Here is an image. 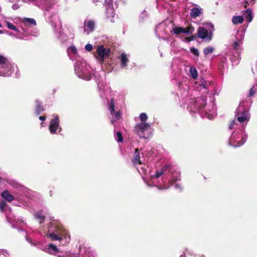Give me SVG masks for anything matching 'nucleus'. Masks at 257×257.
<instances>
[{"mask_svg": "<svg viewBox=\"0 0 257 257\" xmlns=\"http://www.w3.org/2000/svg\"><path fill=\"white\" fill-rule=\"evenodd\" d=\"M232 22L234 25L242 24L243 22V18L242 16H233Z\"/></svg>", "mask_w": 257, "mask_h": 257, "instance_id": "26", "label": "nucleus"}, {"mask_svg": "<svg viewBox=\"0 0 257 257\" xmlns=\"http://www.w3.org/2000/svg\"><path fill=\"white\" fill-rule=\"evenodd\" d=\"M49 194L51 196L52 195V190H50V192H49Z\"/></svg>", "mask_w": 257, "mask_h": 257, "instance_id": "48", "label": "nucleus"}, {"mask_svg": "<svg viewBox=\"0 0 257 257\" xmlns=\"http://www.w3.org/2000/svg\"><path fill=\"white\" fill-rule=\"evenodd\" d=\"M67 52L69 57L71 60L74 61L80 59L77 49L74 45L70 46L68 48Z\"/></svg>", "mask_w": 257, "mask_h": 257, "instance_id": "17", "label": "nucleus"}, {"mask_svg": "<svg viewBox=\"0 0 257 257\" xmlns=\"http://www.w3.org/2000/svg\"><path fill=\"white\" fill-rule=\"evenodd\" d=\"M93 3H95V2H96V1H95V0H93Z\"/></svg>", "mask_w": 257, "mask_h": 257, "instance_id": "52", "label": "nucleus"}, {"mask_svg": "<svg viewBox=\"0 0 257 257\" xmlns=\"http://www.w3.org/2000/svg\"><path fill=\"white\" fill-rule=\"evenodd\" d=\"M2 196L8 201H11L14 199V196L7 190L3 191L2 193Z\"/></svg>", "mask_w": 257, "mask_h": 257, "instance_id": "24", "label": "nucleus"}, {"mask_svg": "<svg viewBox=\"0 0 257 257\" xmlns=\"http://www.w3.org/2000/svg\"><path fill=\"white\" fill-rule=\"evenodd\" d=\"M213 29V25L210 23L204 25L202 27H199L197 30L198 38L207 41H210L212 39Z\"/></svg>", "mask_w": 257, "mask_h": 257, "instance_id": "7", "label": "nucleus"}, {"mask_svg": "<svg viewBox=\"0 0 257 257\" xmlns=\"http://www.w3.org/2000/svg\"><path fill=\"white\" fill-rule=\"evenodd\" d=\"M1 28H2V25L0 23V29H1ZM4 33V31L0 29V34H3Z\"/></svg>", "mask_w": 257, "mask_h": 257, "instance_id": "46", "label": "nucleus"}, {"mask_svg": "<svg viewBox=\"0 0 257 257\" xmlns=\"http://www.w3.org/2000/svg\"><path fill=\"white\" fill-rule=\"evenodd\" d=\"M8 59L3 55H0V76H7L11 74L10 65L7 64Z\"/></svg>", "mask_w": 257, "mask_h": 257, "instance_id": "12", "label": "nucleus"}, {"mask_svg": "<svg viewBox=\"0 0 257 257\" xmlns=\"http://www.w3.org/2000/svg\"><path fill=\"white\" fill-rule=\"evenodd\" d=\"M2 180V178L0 177V181H1Z\"/></svg>", "mask_w": 257, "mask_h": 257, "instance_id": "53", "label": "nucleus"}, {"mask_svg": "<svg viewBox=\"0 0 257 257\" xmlns=\"http://www.w3.org/2000/svg\"><path fill=\"white\" fill-rule=\"evenodd\" d=\"M19 8V6L17 4H14L12 6V9L14 10H16Z\"/></svg>", "mask_w": 257, "mask_h": 257, "instance_id": "39", "label": "nucleus"}, {"mask_svg": "<svg viewBox=\"0 0 257 257\" xmlns=\"http://www.w3.org/2000/svg\"><path fill=\"white\" fill-rule=\"evenodd\" d=\"M80 252H82V246H80Z\"/></svg>", "mask_w": 257, "mask_h": 257, "instance_id": "49", "label": "nucleus"}, {"mask_svg": "<svg viewBox=\"0 0 257 257\" xmlns=\"http://www.w3.org/2000/svg\"><path fill=\"white\" fill-rule=\"evenodd\" d=\"M240 42H235L233 43V48L236 49L237 51L240 50V48H238V47L239 46V44H240Z\"/></svg>", "mask_w": 257, "mask_h": 257, "instance_id": "36", "label": "nucleus"}, {"mask_svg": "<svg viewBox=\"0 0 257 257\" xmlns=\"http://www.w3.org/2000/svg\"><path fill=\"white\" fill-rule=\"evenodd\" d=\"M196 257H205V256L203 255H201L197 256Z\"/></svg>", "mask_w": 257, "mask_h": 257, "instance_id": "51", "label": "nucleus"}, {"mask_svg": "<svg viewBox=\"0 0 257 257\" xmlns=\"http://www.w3.org/2000/svg\"><path fill=\"white\" fill-rule=\"evenodd\" d=\"M208 81H194L193 87L196 91L207 93V96L191 98L188 107L193 112H198L202 117L213 119L216 115V107L214 98L211 92H209Z\"/></svg>", "mask_w": 257, "mask_h": 257, "instance_id": "2", "label": "nucleus"}, {"mask_svg": "<svg viewBox=\"0 0 257 257\" xmlns=\"http://www.w3.org/2000/svg\"><path fill=\"white\" fill-rule=\"evenodd\" d=\"M26 240L30 242L31 244L34 245V246H37V244L36 242H34L32 239L29 237H28L27 236L26 237Z\"/></svg>", "mask_w": 257, "mask_h": 257, "instance_id": "38", "label": "nucleus"}, {"mask_svg": "<svg viewBox=\"0 0 257 257\" xmlns=\"http://www.w3.org/2000/svg\"><path fill=\"white\" fill-rule=\"evenodd\" d=\"M202 12V10L200 8L195 7L191 10L190 16L193 18H196L199 17Z\"/></svg>", "mask_w": 257, "mask_h": 257, "instance_id": "21", "label": "nucleus"}, {"mask_svg": "<svg viewBox=\"0 0 257 257\" xmlns=\"http://www.w3.org/2000/svg\"><path fill=\"white\" fill-rule=\"evenodd\" d=\"M180 257H186V256L184 254H182L180 255Z\"/></svg>", "mask_w": 257, "mask_h": 257, "instance_id": "50", "label": "nucleus"}, {"mask_svg": "<svg viewBox=\"0 0 257 257\" xmlns=\"http://www.w3.org/2000/svg\"><path fill=\"white\" fill-rule=\"evenodd\" d=\"M7 207V204L5 201H2L0 203V209L2 211H5Z\"/></svg>", "mask_w": 257, "mask_h": 257, "instance_id": "32", "label": "nucleus"}, {"mask_svg": "<svg viewBox=\"0 0 257 257\" xmlns=\"http://www.w3.org/2000/svg\"><path fill=\"white\" fill-rule=\"evenodd\" d=\"M189 36H190L188 37H185L183 41H184L185 42H189L191 41H193L195 39V37L192 35H189Z\"/></svg>", "mask_w": 257, "mask_h": 257, "instance_id": "34", "label": "nucleus"}, {"mask_svg": "<svg viewBox=\"0 0 257 257\" xmlns=\"http://www.w3.org/2000/svg\"><path fill=\"white\" fill-rule=\"evenodd\" d=\"M8 34L10 35V36H11L13 37V35H15L16 34H14L13 33H8Z\"/></svg>", "mask_w": 257, "mask_h": 257, "instance_id": "47", "label": "nucleus"}, {"mask_svg": "<svg viewBox=\"0 0 257 257\" xmlns=\"http://www.w3.org/2000/svg\"><path fill=\"white\" fill-rule=\"evenodd\" d=\"M175 188L176 189H178V190H181L182 188L181 185L178 183H177L175 185Z\"/></svg>", "mask_w": 257, "mask_h": 257, "instance_id": "40", "label": "nucleus"}, {"mask_svg": "<svg viewBox=\"0 0 257 257\" xmlns=\"http://www.w3.org/2000/svg\"><path fill=\"white\" fill-rule=\"evenodd\" d=\"M86 66L85 61L81 59L76 60L74 65V70L75 73L78 75L79 78L86 80L91 79V77L88 78L86 73L84 72V67Z\"/></svg>", "mask_w": 257, "mask_h": 257, "instance_id": "9", "label": "nucleus"}, {"mask_svg": "<svg viewBox=\"0 0 257 257\" xmlns=\"http://www.w3.org/2000/svg\"><path fill=\"white\" fill-rule=\"evenodd\" d=\"M178 86H179V89L181 90V87L183 86V84L182 83V81L180 82L179 83Z\"/></svg>", "mask_w": 257, "mask_h": 257, "instance_id": "42", "label": "nucleus"}, {"mask_svg": "<svg viewBox=\"0 0 257 257\" xmlns=\"http://www.w3.org/2000/svg\"><path fill=\"white\" fill-rule=\"evenodd\" d=\"M115 139L116 141L118 143L122 142L123 137L121 135V133L120 132H117L116 133L115 135Z\"/></svg>", "mask_w": 257, "mask_h": 257, "instance_id": "30", "label": "nucleus"}, {"mask_svg": "<svg viewBox=\"0 0 257 257\" xmlns=\"http://www.w3.org/2000/svg\"><path fill=\"white\" fill-rule=\"evenodd\" d=\"M39 119L42 121H44L46 119V117L44 116H40L39 117Z\"/></svg>", "mask_w": 257, "mask_h": 257, "instance_id": "43", "label": "nucleus"}, {"mask_svg": "<svg viewBox=\"0 0 257 257\" xmlns=\"http://www.w3.org/2000/svg\"><path fill=\"white\" fill-rule=\"evenodd\" d=\"M134 131L140 139H147L152 136L153 128L150 123L140 122L136 124Z\"/></svg>", "mask_w": 257, "mask_h": 257, "instance_id": "6", "label": "nucleus"}, {"mask_svg": "<svg viewBox=\"0 0 257 257\" xmlns=\"http://www.w3.org/2000/svg\"><path fill=\"white\" fill-rule=\"evenodd\" d=\"M190 73L191 77L193 79H196L198 76L197 71L195 67H191L190 69Z\"/></svg>", "mask_w": 257, "mask_h": 257, "instance_id": "28", "label": "nucleus"}, {"mask_svg": "<svg viewBox=\"0 0 257 257\" xmlns=\"http://www.w3.org/2000/svg\"><path fill=\"white\" fill-rule=\"evenodd\" d=\"M140 118L141 122H145L148 119V115L146 113H142L140 115Z\"/></svg>", "mask_w": 257, "mask_h": 257, "instance_id": "33", "label": "nucleus"}, {"mask_svg": "<svg viewBox=\"0 0 257 257\" xmlns=\"http://www.w3.org/2000/svg\"><path fill=\"white\" fill-rule=\"evenodd\" d=\"M97 85L101 97L108 99L107 96L111 92L110 87L105 85L104 81H99Z\"/></svg>", "mask_w": 257, "mask_h": 257, "instance_id": "14", "label": "nucleus"}, {"mask_svg": "<svg viewBox=\"0 0 257 257\" xmlns=\"http://www.w3.org/2000/svg\"><path fill=\"white\" fill-rule=\"evenodd\" d=\"M6 217L8 221L12 223V226L14 228L19 226L23 227L25 224L24 221L22 218H17L16 216L12 214H9L8 215L6 213Z\"/></svg>", "mask_w": 257, "mask_h": 257, "instance_id": "15", "label": "nucleus"}, {"mask_svg": "<svg viewBox=\"0 0 257 257\" xmlns=\"http://www.w3.org/2000/svg\"><path fill=\"white\" fill-rule=\"evenodd\" d=\"M190 52L197 57L199 55L198 50L194 47H192L190 48Z\"/></svg>", "mask_w": 257, "mask_h": 257, "instance_id": "35", "label": "nucleus"}, {"mask_svg": "<svg viewBox=\"0 0 257 257\" xmlns=\"http://www.w3.org/2000/svg\"><path fill=\"white\" fill-rule=\"evenodd\" d=\"M194 31L192 27H188L186 28H183L181 27H174L172 28V32L175 35H179L181 33H184L186 35H189L193 34Z\"/></svg>", "mask_w": 257, "mask_h": 257, "instance_id": "16", "label": "nucleus"}, {"mask_svg": "<svg viewBox=\"0 0 257 257\" xmlns=\"http://www.w3.org/2000/svg\"><path fill=\"white\" fill-rule=\"evenodd\" d=\"M2 253L3 254H5V253H7L8 254V252L6 250H0V253Z\"/></svg>", "mask_w": 257, "mask_h": 257, "instance_id": "45", "label": "nucleus"}, {"mask_svg": "<svg viewBox=\"0 0 257 257\" xmlns=\"http://www.w3.org/2000/svg\"><path fill=\"white\" fill-rule=\"evenodd\" d=\"M49 131L52 134L57 133L61 132V128L59 127V119L58 115H55L50 122L49 126Z\"/></svg>", "mask_w": 257, "mask_h": 257, "instance_id": "13", "label": "nucleus"}, {"mask_svg": "<svg viewBox=\"0 0 257 257\" xmlns=\"http://www.w3.org/2000/svg\"><path fill=\"white\" fill-rule=\"evenodd\" d=\"M108 109L111 115V123L115 125V122L121 119L122 112L118 110H115L114 98H111L110 101L108 103Z\"/></svg>", "mask_w": 257, "mask_h": 257, "instance_id": "8", "label": "nucleus"}, {"mask_svg": "<svg viewBox=\"0 0 257 257\" xmlns=\"http://www.w3.org/2000/svg\"><path fill=\"white\" fill-rule=\"evenodd\" d=\"M35 218L39 221L40 224L44 222L45 215L42 211H39L35 213Z\"/></svg>", "mask_w": 257, "mask_h": 257, "instance_id": "22", "label": "nucleus"}, {"mask_svg": "<svg viewBox=\"0 0 257 257\" xmlns=\"http://www.w3.org/2000/svg\"><path fill=\"white\" fill-rule=\"evenodd\" d=\"M184 89H185V90L183 91V92H184V94H186L188 93V91L189 88L188 86H186V87Z\"/></svg>", "mask_w": 257, "mask_h": 257, "instance_id": "41", "label": "nucleus"}, {"mask_svg": "<svg viewBox=\"0 0 257 257\" xmlns=\"http://www.w3.org/2000/svg\"><path fill=\"white\" fill-rule=\"evenodd\" d=\"M231 134L229 140V145L234 147H238L243 145L247 139V135L244 131V128L238 127L235 128Z\"/></svg>", "mask_w": 257, "mask_h": 257, "instance_id": "5", "label": "nucleus"}, {"mask_svg": "<svg viewBox=\"0 0 257 257\" xmlns=\"http://www.w3.org/2000/svg\"><path fill=\"white\" fill-rule=\"evenodd\" d=\"M45 7V10L48 11L50 6L56 4L57 0H42Z\"/></svg>", "mask_w": 257, "mask_h": 257, "instance_id": "23", "label": "nucleus"}, {"mask_svg": "<svg viewBox=\"0 0 257 257\" xmlns=\"http://www.w3.org/2000/svg\"><path fill=\"white\" fill-rule=\"evenodd\" d=\"M95 27V22L93 20H90L84 22V32L89 34L92 32Z\"/></svg>", "mask_w": 257, "mask_h": 257, "instance_id": "19", "label": "nucleus"}, {"mask_svg": "<svg viewBox=\"0 0 257 257\" xmlns=\"http://www.w3.org/2000/svg\"><path fill=\"white\" fill-rule=\"evenodd\" d=\"M97 55H95L97 60L102 63L105 59L109 57L110 54V49L105 48L103 45L99 46L97 48Z\"/></svg>", "mask_w": 257, "mask_h": 257, "instance_id": "11", "label": "nucleus"}, {"mask_svg": "<svg viewBox=\"0 0 257 257\" xmlns=\"http://www.w3.org/2000/svg\"><path fill=\"white\" fill-rule=\"evenodd\" d=\"M214 51V48L212 47H208L204 49L203 52L205 55H207L213 53Z\"/></svg>", "mask_w": 257, "mask_h": 257, "instance_id": "29", "label": "nucleus"}, {"mask_svg": "<svg viewBox=\"0 0 257 257\" xmlns=\"http://www.w3.org/2000/svg\"><path fill=\"white\" fill-rule=\"evenodd\" d=\"M23 22L26 24H30L33 25H36V21L32 18H26L24 20Z\"/></svg>", "mask_w": 257, "mask_h": 257, "instance_id": "31", "label": "nucleus"}, {"mask_svg": "<svg viewBox=\"0 0 257 257\" xmlns=\"http://www.w3.org/2000/svg\"><path fill=\"white\" fill-rule=\"evenodd\" d=\"M85 49L88 52H90L92 49V46L90 44H87L85 46Z\"/></svg>", "mask_w": 257, "mask_h": 257, "instance_id": "37", "label": "nucleus"}, {"mask_svg": "<svg viewBox=\"0 0 257 257\" xmlns=\"http://www.w3.org/2000/svg\"><path fill=\"white\" fill-rule=\"evenodd\" d=\"M244 16L245 19L248 23H250L252 21V17L251 15V12L250 10H246L245 12L244 13Z\"/></svg>", "mask_w": 257, "mask_h": 257, "instance_id": "27", "label": "nucleus"}, {"mask_svg": "<svg viewBox=\"0 0 257 257\" xmlns=\"http://www.w3.org/2000/svg\"><path fill=\"white\" fill-rule=\"evenodd\" d=\"M40 248L46 252L51 254L57 255V254L58 253V248L56 245H54L52 244H49L46 246L42 245L41 247H40ZM58 256H59L58 255Z\"/></svg>", "mask_w": 257, "mask_h": 257, "instance_id": "18", "label": "nucleus"}, {"mask_svg": "<svg viewBox=\"0 0 257 257\" xmlns=\"http://www.w3.org/2000/svg\"><path fill=\"white\" fill-rule=\"evenodd\" d=\"M133 162L135 165L141 166L140 167H137V170L142 176L146 183L150 186H156L160 190L166 189L180 180V172L177 171L172 174L171 179L167 183V174L169 171L172 170V167L170 165H165L160 170H156L154 173L152 172H150L149 178L144 176L146 173L147 169L146 165H142V161L140 160V154L138 149L135 150Z\"/></svg>", "mask_w": 257, "mask_h": 257, "instance_id": "1", "label": "nucleus"}, {"mask_svg": "<svg viewBox=\"0 0 257 257\" xmlns=\"http://www.w3.org/2000/svg\"><path fill=\"white\" fill-rule=\"evenodd\" d=\"M35 103L36 106V113L37 115H39L41 112L44 110V109L43 108V106H41V103L39 100H36Z\"/></svg>", "mask_w": 257, "mask_h": 257, "instance_id": "25", "label": "nucleus"}, {"mask_svg": "<svg viewBox=\"0 0 257 257\" xmlns=\"http://www.w3.org/2000/svg\"><path fill=\"white\" fill-rule=\"evenodd\" d=\"M13 0H9L10 2H12Z\"/></svg>", "mask_w": 257, "mask_h": 257, "instance_id": "54", "label": "nucleus"}, {"mask_svg": "<svg viewBox=\"0 0 257 257\" xmlns=\"http://www.w3.org/2000/svg\"><path fill=\"white\" fill-rule=\"evenodd\" d=\"M120 66L121 68H125L129 61L128 56L124 53H122L120 56Z\"/></svg>", "mask_w": 257, "mask_h": 257, "instance_id": "20", "label": "nucleus"}, {"mask_svg": "<svg viewBox=\"0 0 257 257\" xmlns=\"http://www.w3.org/2000/svg\"><path fill=\"white\" fill-rule=\"evenodd\" d=\"M159 27V26H157V28L156 29V30Z\"/></svg>", "mask_w": 257, "mask_h": 257, "instance_id": "55", "label": "nucleus"}, {"mask_svg": "<svg viewBox=\"0 0 257 257\" xmlns=\"http://www.w3.org/2000/svg\"><path fill=\"white\" fill-rule=\"evenodd\" d=\"M53 240H64L65 243L70 240V236L62 224L58 221H53L48 227L47 233H44Z\"/></svg>", "mask_w": 257, "mask_h": 257, "instance_id": "4", "label": "nucleus"}, {"mask_svg": "<svg viewBox=\"0 0 257 257\" xmlns=\"http://www.w3.org/2000/svg\"><path fill=\"white\" fill-rule=\"evenodd\" d=\"M108 11H110V14H111V16H113V15L114 14V11H113V9L110 8L108 10Z\"/></svg>", "mask_w": 257, "mask_h": 257, "instance_id": "44", "label": "nucleus"}, {"mask_svg": "<svg viewBox=\"0 0 257 257\" xmlns=\"http://www.w3.org/2000/svg\"><path fill=\"white\" fill-rule=\"evenodd\" d=\"M4 23L9 29L13 30L17 33L15 35H13V37H14L17 39L23 40L28 36L27 32L23 27L21 28L22 30V32H21L16 27V26L8 20H5L4 21Z\"/></svg>", "mask_w": 257, "mask_h": 257, "instance_id": "10", "label": "nucleus"}, {"mask_svg": "<svg viewBox=\"0 0 257 257\" xmlns=\"http://www.w3.org/2000/svg\"><path fill=\"white\" fill-rule=\"evenodd\" d=\"M244 103L243 100L240 102L236 110L235 119L232 120L229 125L230 130L238 127L244 128L249 120L250 116L248 111L249 106Z\"/></svg>", "mask_w": 257, "mask_h": 257, "instance_id": "3", "label": "nucleus"}]
</instances>
